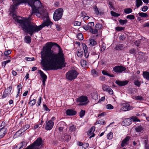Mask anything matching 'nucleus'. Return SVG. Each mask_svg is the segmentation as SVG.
Here are the masks:
<instances>
[{
  "instance_id": "1",
  "label": "nucleus",
  "mask_w": 149,
  "mask_h": 149,
  "mask_svg": "<svg viewBox=\"0 0 149 149\" xmlns=\"http://www.w3.org/2000/svg\"><path fill=\"white\" fill-rule=\"evenodd\" d=\"M41 64L43 70H56L65 67V58L63 51L57 44L52 42L47 43L40 52Z\"/></svg>"
},
{
  "instance_id": "2",
  "label": "nucleus",
  "mask_w": 149,
  "mask_h": 149,
  "mask_svg": "<svg viewBox=\"0 0 149 149\" xmlns=\"http://www.w3.org/2000/svg\"><path fill=\"white\" fill-rule=\"evenodd\" d=\"M40 4L37 6H33L32 8V12L31 15L33 13H36V15L38 17H41L42 19L46 18V21H44L41 25L37 26L35 24L31 23L29 19L27 18H24L22 19H19L17 17L16 15L13 14V18L16 22L19 23L22 28V29L25 32L29 33L30 36L33 35L34 33L37 32L40 30L43 27L45 26H48L52 24V22L48 19V14L45 12L43 9V8L40 1Z\"/></svg>"
},
{
  "instance_id": "3",
  "label": "nucleus",
  "mask_w": 149,
  "mask_h": 149,
  "mask_svg": "<svg viewBox=\"0 0 149 149\" xmlns=\"http://www.w3.org/2000/svg\"><path fill=\"white\" fill-rule=\"evenodd\" d=\"M13 3L17 4H20L22 3H27L32 8L33 6H37L40 4V0H12Z\"/></svg>"
},
{
  "instance_id": "4",
  "label": "nucleus",
  "mask_w": 149,
  "mask_h": 149,
  "mask_svg": "<svg viewBox=\"0 0 149 149\" xmlns=\"http://www.w3.org/2000/svg\"><path fill=\"white\" fill-rule=\"evenodd\" d=\"M78 72L75 70H71L67 72L66 74V78L70 81H72L77 77Z\"/></svg>"
},
{
  "instance_id": "5",
  "label": "nucleus",
  "mask_w": 149,
  "mask_h": 149,
  "mask_svg": "<svg viewBox=\"0 0 149 149\" xmlns=\"http://www.w3.org/2000/svg\"><path fill=\"white\" fill-rule=\"evenodd\" d=\"M63 10L62 8L56 9L53 15V19L54 21H58L61 19L63 14Z\"/></svg>"
},
{
  "instance_id": "6",
  "label": "nucleus",
  "mask_w": 149,
  "mask_h": 149,
  "mask_svg": "<svg viewBox=\"0 0 149 149\" xmlns=\"http://www.w3.org/2000/svg\"><path fill=\"white\" fill-rule=\"evenodd\" d=\"M76 101L78 103H80L79 104L80 105H86L89 102L88 97L84 96H81L77 98Z\"/></svg>"
},
{
  "instance_id": "7",
  "label": "nucleus",
  "mask_w": 149,
  "mask_h": 149,
  "mask_svg": "<svg viewBox=\"0 0 149 149\" xmlns=\"http://www.w3.org/2000/svg\"><path fill=\"white\" fill-rule=\"evenodd\" d=\"M57 127L60 132H65L66 131L68 128L67 125L63 121L59 122L57 125Z\"/></svg>"
},
{
  "instance_id": "8",
  "label": "nucleus",
  "mask_w": 149,
  "mask_h": 149,
  "mask_svg": "<svg viewBox=\"0 0 149 149\" xmlns=\"http://www.w3.org/2000/svg\"><path fill=\"white\" fill-rule=\"evenodd\" d=\"M126 68L122 65H118L113 68V71L116 73H120L126 70Z\"/></svg>"
},
{
  "instance_id": "9",
  "label": "nucleus",
  "mask_w": 149,
  "mask_h": 149,
  "mask_svg": "<svg viewBox=\"0 0 149 149\" xmlns=\"http://www.w3.org/2000/svg\"><path fill=\"white\" fill-rule=\"evenodd\" d=\"M122 106V107L120 108V110L124 111L132 110L133 108V107L130 106V104L128 103L123 104Z\"/></svg>"
},
{
  "instance_id": "10",
  "label": "nucleus",
  "mask_w": 149,
  "mask_h": 149,
  "mask_svg": "<svg viewBox=\"0 0 149 149\" xmlns=\"http://www.w3.org/2000/svg\"><path fill=\"white\" fill-rule=\"evenodd\" d=\"M54 125V122L52 120H49L46 123L45 129L47 130H50L53 127Z\"/></svg>"
},
{
  "instance_id": "11",
  "label": "nucleus",
  "mask_w": 149,
  "mask_h": 149,
  "mask_svg": "<svg viewBox=\"0 0 149 149\" xmlns=\"http://www.w3.org/2000/svg\"><path fill=\"white\" fill-rule=\"evenodd\" d=\"M102 88L104 91L108 92L110 94L112 95L113 94V91L111 88L105 84L103 85Z\"/></svg>"
},
{
  "instance_id": "12",
  "label": "nucleus",
  "mask_w": 149,
  "mask_h": 149,
  "mask_svg": "<svg viewBox=\"0 0 149 149\" xmlns=\"http://www.w3.org/2000/svg\"><path fill=\"white\" fill-rule=\"evenodd\" d=\"M7 130L6 128L3 127L0 128V138H2L6 133Z\"/></svg>"
},
{
  "instance_id": "13",
  "label": "nucleus",
  "mask_w": 149,
  "mask_h": 149,
  "mask_svg": "<svg viewBox=\"0 0 149 149\" xmlns=\"http://www.w3.org/2000/svg\"><path fill=\"white\" fill-rule=\"evenodd\" d=\"M95 127L94 126L92 127L90 130L88 132L87 134L89 136H90V138L94 137L95 136V134L93 133L95 131Z\"/></svg>"
},
{
  "instance_id": "14",
  "label": "nucleus",
  "mask_w": 149,
  "mask_h": 149,
  "mask_svg": "<svg viewBox=\"0 0 149 149\" xmlns=\"http://www.w3.org/2000/svg\"><path fill=\"white\" fill-rule=\"evenodd\" d=\"M76 112L72 109H68L66 111V113L69 116H73L75 115Z\"/></svg>"
},
{
  "instance_id": "15",
  "label": "nucleus",
  "mask_w": 149,
  "mask_h": 149,
  "mask_svg": "<svg viewBox=\"0 0 149 149\" xmlns=\"http://www.w3.org/2000/svg\"><path fill=\"white\" fill-rule=\"evenodd\" d=\"M70 138V136L67 134H63L61 136V139L63 140V141H64L65 142V141L68 142Z\"/></svg>"
},
{
  "instance_id": "16",
  "label": "nucleus",
  "mask_w": 149,
  "mask_h": 149,
  "mask_svg": "<svg viewBox=\"0 0 149 149\" xmlns=\"http://www.w3.org/2000/svg\"><path fill=\"white\" fill-rule=\"evenodd\" d=\"M128 82L127 81H120L116 80L115 83L120 86H124L127 84Z\"/></svg>"
},
{
  "instance_id": "17",
  "label": "nucleus",
  "mask_w": 149,
  "mask_h": 149,
  "mask_svg": "<svg viewBox=\"0 0 149 149\" xmlns=\"http://www.w3.org/2000/svg\"><path fill=\"white\" fill-rule=\"evenodd\" d=\"M38 71V73L40 74V76L42 79V81H46L47 78V75L41 70H39Z\"/></svg>"
},
{
  "instance_id": "18",
  "label": "nucleus",
  "mask_w": 149,
  "mask_h": 149,
  "mask_svg": "<svg viewBox=\"0 0 149 149\" xmlns=\"http://www.w3.org/2000/svg\"><path fill=\"white\" fill-rule=\"evenodd\" d=\"M130 139V137L129 136H127L122 141L121 144L122 147H123L125 145L127 144V143L129 141Z\"/></svg>"
},
{
  "instance_id": "19",
  "label": "nucleus",
  "mask_w": 149,
  "mask_h": 149,
  "mask_svg": "<svg viewBox=\"0 0 149 149\" xmlns=\"http://www.w3.org/2000/svg\"><path fill=\"white\" fill-rule=\"evenodd\" d=\"M24 41L26 43L30 44L31 42V38L29 36H26L25 37Z\"/></svg>"
},
{
  "instance_id": "20",
  "label": "nucleus",
  "mask_w": 149,
  "mask_h": 149,
  "mask_svg": "<svg viewBox=\"0 0 149 149\" xmlns=\"http://www.w3.org/2000/svg\"><path fill=\"white\" fill-rule=\"evenodd\" d=\"M14 5L11 6L10 9L11 10V12L13 13L15 12V9L17 8V6L19 4H17L15 3H13Z\"/></svg>"
},
{
  "instance_id": "21",
  "label": "nucleus",
  "mask_w": 149,
  "mask_h": 149,
  "mask_svg": "<svg viewBox=\"0 0 149 149\" xmlns=\"http://www.w3.org/2000/svg\"><path fill=\"white\" fill-rule=\"evenodd\" d=\"M143 75L144 78L148 80H149V72H143Z\"/></svg>"
},
{
  "instance_id": "22",
  "label": "nucleus",
  "mask_w": 149,
  "mask_h": 149,
  "mask_svg": "<svg viewBox=\"0 0 149 149\" xmlns=\"http://www.w3.org/2000/svg\"><path fill=\"white\" fill-rule=\"evenodd\" d=\"M132 120L129 118H127L124 121V122L125 123L126 126L129 125L131 123Z\"/></svg>"
},
{
  "instance_id": "23",
  "label": "nucleus",
  "mask_w": 149,
  "mask_h": 149,
  "mask_svg": "<svg viewBox=\"0 0 149 149\" xmlns=\"http://www.w3.org/2000/svg\"><path fill=\"white\" fill-rule=\"evenodd\" d=\"M12 87V85H11L10 86L8 87L4 91V93H6L10 95Z\"/></svg>"
},
{
  "instance_id": "24",
  "label": "nucleus",
  "mask_w": 149,
  "mask_h": 149,
  "mask_svg": "<svg viewBox=\"0 0 149 149\" xmlns=\"http://www.w3.org/2000/svg\"><path fill=\"white\" fill-rule=\"evenodd\" d=\"M101 44V45H100V47L101 48L100 51L101 52H103L104 51L106 48V44L103 42H102Z\"/></svg>"
},
{
  "instance_id": "25",
  "label": "nucleus",
  "mask_w": 149,
  "mask_h": 149,
  "mask_svg": "<svg viewBox=\"0 0 149 149\" xmlns=\"http://www.w3.org/2000/svg\"><path fill=\"white\" fill-rule=\"evenodd\" d=\"M135 129L136 132H140L143 131V128L141 125H139L136 127Z\"/></svg>"
},
{
  "instance_id": "26",
  "label": "nucleus",
  "mask_w": 149,
  "mask_h": 149,
  "mask_svg": "<svg viewBox=\"0 0 149 149\" xmlns=\"http://www.w3.org/2000/svg\"><path fill=\"white\" fill-rule=\"evenodd\" d=\"M26 145V143L25 141H22L18 145L19 149H21L24 147H25Z\"/></svg>"
},
{
  "instance_id": "27",
  "label": "nucleus",
  "mask_w": 149,
  "mask_h": 149,
  "mask_svg": "<svg viewBox=\"0 0 149 149\" xmlns=\"http://www.w3.org/2000/svg\"><path fill=\"white\" fill-rule=\"evenodd\" d=\"M136 5L137 8L139 7L140 6H142L143 2L141 0H136Z\"/></svg>"
},
{
  "instance_id": "28",
  "label": "nucleus",
  "mask_w": 149,
  "mask_h": 149,
  "mask_svg": "<svg viewBox=\"0 0 149 149\" xmlns=\"http://www.w3.org/2000/svg\"><path fill=\"white\" fill-rule=\"evenodd\" d=\"M83 54L82 50L78 49V52L77 54V56L79 57H81L83 56Z\"/></svg>"
},
{
  "instance_id": "29",
  "label": "nucleus",
  "mask_w": 149,
  "mask_h": 149,
  "mask_svg": "<svg viewBox=\"0 0 149 149\" xmlns=\"http://www.w3.org/2000/svg\"><path fill=\"white\" fill-rule=\"evenodd\" d=\"M89 31L91 33L94 34H96L97 33L98 30L96 29H90Z\"/></svg>"
},
{
  "instance_id": "30",
  "label": "nucleus",
  "mask_w": 149,
  "mask_h": 149,
  "mask_svg": "<svg viewBox=\"0 0 149 149\" xmlns=\"http://www.w3.org/2000/svg\"><path fill=\"white\" fill-rule=\"evenodd\" d=\"M124 13L126 14H129L132 12V9L130 8H127L124 9Z\"/></svg>"
},
{
  "instance_id": "31",
  "label": "nucleus",
  "mask_w": 149,
  "mask_h": 149,
  "mask_svg": "<svg viewBox=\"0 0 149 149\" xmlns=\"http://www.w3.org/2000/svg\"><path fill=\"white\" fill-rule=\"evenodd\" d=\"M119 22L121 25H123L126 24L127 22V19L122 20L120 19L119 20Z\"/></svg>"
},
{
  "instance_id": "32",
  "label": "nucleus",
  "mask_w": 149,
  "mask_h": 149,
  "mask_svg": "<svg viewBox=\"0 0 149 149\" xmlns=\"http://www.w3.org/2000/svg\"><path fill=\"white\" fill-rule=\"evenodd\" d=\"M22 87L21 83L17 86V88L18 89L17 93L18 94H19L20 92L22 91Z\"/></svg>"
},
{
  "instance_id": "33",
  "label": "nucleus",
  "mask_w": 149,
  "mask_h": 149,
  "mask_svg": "<svg viewBox=\"0 0 149 149\" xmlns=\"http://www.w3.org/2000/svg\"><path fill=\"white\" fill-rule=\"evenodd\" d=\"M139 15L143 17H145L148 16V15L146 13H144L143 12L139 13H138Z\"/></svg>"
},
{
  "instance_id": "34",
  "label": "nucleus",
  "mask_w": 149,
  "mask_h": 149,
  "mask_svg": "<svg viewBox=\"0 0 149 149\" xmlns=\"http://www.w3.org/2000/svg\"><path fill=\"white\" fill-rule=\"evenodd\" d=\"M91 72L94 77H96L98 76V73L95 70L93 69L91 70Z\"/></svg>"
},
{
  "instance_id": "35",
  "label": "nucleus",
  "mask_w": 149,
  "mask_h": 149,
  "mask_svg": "<svg viewBox=\"0 0 149 149\" xmlns=\"http://www.w3.org/2000/svg\"><path fill=\"white\" fill-rule=\"evenodd\" d=\"M22 132L20 131H18L16 132L14 135V137L15 138L17 137L18 136H19L20 135L22 134Z\"/></svg>"
},
{
  "instance_id": "36",
  "label": "nucleus",
  "mask_w": 149,
  "mask_h": 149,
  "mask_svg": "<svg viewBox=\"0 0 149 149\" xmlns=\"http://www.w3.org/2000/svg\"><path fill=\"white\" fill-rule=\"evenodd\" d=\"M111 13L112 16L114 17H118L120 15V14L117 13L113 11L111 12Z\"/></svg>"
},
{
  "instance_id": "37",
  "label": "nucleus",
  "mask_w": 149,
  "mask_h": 149,
  "mask_svg": "<svg viewBox=\"0 0 149 149\" xmlns=\"http://www.w3.org/2000/svg\"><path fill=\"white\" fill-rule=\"evenodd\" d=\"M94 23L93 22H89L88 24V26L89 28V30L91 29H92L94 26Z\"/></svg>"
},
{
  "instance_id": "38",
  "label": "nucleus",
  "mask_w": 149,
  "mask_h": 149,
  "mask_svg": "<svg viewBox=\"0 0 149 149\" xmlns=\"http://www.w3.org/2000/svg\"><path fill=\"white\" fill-rule=\"evenodd\" d=\"M105 121L103 120H99L96 122V124H99L100 125H102L104 124Z\"/></svg>"
},
{
  "instance_id": "39",
  "label": "nucleus",
  "mask_w": 149,
  "mask_h": 149,
  "mask_svg": "<svg viewBox=\"0 0 149 149\" xmlns=\"http://www.w3.org/2000/svg\"><path fill=\"white\" fill-rule=\"evenodd\" d=\"M90 43L92 46H95L97 44L96 42L93 39H91L90 40Z\"/></svg>"
},
{
  "instance_id": "40",
  "label": "nucleus",
  "mask_w": 149,
  "mask_h": 149,
  "mask_svg": "<svg viewBox=\"0 0 149 149\" xmlns=\"http://www.w3.org/2000/svg\"><path fill=\"white\" fill-rule=\"evenodd\" d=\"M93 9H94V11L96 14L97 15H98L99 14V13H100L99 11L98 10V8H97V7L96 6H94L93 8Z\"/></svg>"
},
{
  "instance_id": "41",
  "label": "nucleus",
  "mask_w": 149,
  "mask_h": 149,
  "mask_svg": "<svg viewBox=\"0 0 149 149\" xmlns=\"http://www.w3.org/2000/svg\"><path fill=\"white\" fill-rule=\"evenodd\" d=\"M95 27L97 28L98 30H99L102 29V25L101 24H96L95 26Z\"/></svg>"
},
{
  "instance_id": "42",
  "label": "nucleus",
  "mask_w": 149,
  "mask_h": 149,
  "mask_svg": "<svg viewBox=\"0 0 149 149\" xmlns=\"http://www.w3.org/2000/svg\"><path fill=\"white\" fill-rule=\"evenodd\" d=\"M123 47V46L122 44H119L118 45H117L116 46V47H115V49L117 50H121L122 49Z\"/></svg>"
},
{
  "instance_id": "43",
  "label": "nucleus",
  "mask_w": 149,
  "mask_h": 149,
  "mask_svg": "<svg viewBox=\"0 0 149 149\" xmlns=\"http://www.w3.org/2000/svg\"><path fill=\"white\" fill-rule=\"evenodd\" d=\"M69 130L71 132L75 131L76 130V127L74 125H72L70 126Z\"/></svg>"
},
{
  "instance_id": "44",
  "label": "nucleus",
  "mask_w": 149,
  "mask_h": 149,
  "mask_svg": "<svg viewBox=\"0 0 149 149\" xmlns=\"http://www.w3.org/2000/svg\"><path fill=\"white\" fill-rule=\"evenodd\" d=\"M134 83L135 85L136 86L138 87H139L141 84V81H139L138 80L135 81Z\"/></svg>"
},
{
  "instance_id": "45",
  "label": "nucleus",
  "mask_w": 149,
  "mask_h": 149,
  "mask_svg": "<svg viewBox=\"0 0 149 149\" xmlns=\"http://www.w3.org/2000/svg\"><path fill=\"white\" fill-rule=\"evenodd\" d=\"M85 111L82 109L81 110L80 112L79 113V116L81 118L83 117L85 115Z\"/></svg>"
},
{
  "instance_id": "46",
  "label": "nucleus",
  "mask_w": 149,
  "mask_h": 149,
  "mask_svg": "<svg viewBox=\"0 0 149 149\" xmlns=\"http://www.w3.org/2000/svg\"><path fill=\"white\" fill-rule=\"evenodd\" d=\"M113 133L111 132H110L107 135V138L109 140L111 139L113 137Z\"/></svg>"
},
{
  "instance_id": "47",
  "label": "nucleus",
  "mask_w": 149,
  "mask_h": 149,
  "mask_svg": "<svg viewBox=\"0 0 149 149\" xmlns=\"http://www.w3.org/2000/svg\"><path fill=\"white\" fill-rule=\"evenodd\" d=\"M78 39L80 40H82L83 39V35L81 33H79L77 35Z\"/></svg>"
},
{
  "instance_id": "48",
  "label": "nucleus",
  "mask_w": 149,
  "mask_h": 149,
  "mask_svg": "<svg viewBox=\"0 0 149 149\" xmlns=\"http://www.w3.org/2000/svg\"><path fill=\"white\" fill-rule=\"evenodd\" d=\"M125 28V27L118 26L116 27L115 28V29L117 31H120L122 30H124Z\"/></svg>"
},
{
  "instance_id": "49",
  "label": "nucleus",
  "mask_w": 149,
  "mask_h": 149,
  "mask_svg": "<svg viewBox=\"0 0 149 149\" xmlns=\"http://www.w3.org/2000/svg\"><path fill=\"white\" fill-rule=\"evenodd\" d=\"M127 19H134L135 18L134 16L133 15H128L126 17Z\"/></svg>"
},
{
  "instance_id": "50",
  "label": "nucleus",
  "mask_w": 149,
  "mask_h": 149,
  "mask_svg": "<svg viewBox=\"0 0 149 149\" xmlns=\"http://www.w3.org/2000/svg\"><path fill=\"white\" fill-rule=\"evenodd\" d=\"M131 119L132 120L133 122L140 121L139 119L136 117H133L131 118Z\"/></svg>"
},
{
  "instance_id": "51",
  "label": "nucleus",
  "mask_w": 149,
  "mask_h": 149,
  "mask_svg": "<svg viewBox=\"0 0 149 149\" xmlns=\"http://www.w3.org/2000/svg\"><path fill=\"white\" fill-rule=\"evenodd\" d=\"M42 97H40L39 98L37 102V104H36L37 107L39 106L41 102Z\"/></svg>"
},
{
  "instance_id": "52",
  "label": "nucleus",
  "mask_w": 149,
  "mask_h": 149,
  "mask_svg": "<svg viewBox=\"0 0 149 149\" xmlns=\"http://www.w3.org/2000/svg\"><path fill=\"white\" fill-rule=\"evenodd\" d=\"M106 108L109 109H112L113 108V107L111 104H108L106 106Z\"/></svg>"
},
{
  "instance_id": "53",
  "label": "nucleus",
  "mask_w": 149,
  "mask_h": 149,
  "mask_svg": "<svg viewBox=\"0 0 149 149\" xmlns=\"http://www.w3.org/2000/svg\"><path fill=\"white\" fill-rule=\"evenodd\" d=\"M36 100L35 99L31 100L29 102L30 104H31V106L34 105L36 103Z\"/></svg>"
},
{
  "instance_id": "54",
  "label": "nucleus",
  "mask_w": 149,
  "mask_h": 149,
  "mask_svg": "<svg viewBox=\"0 0 149 149\" xmlns=\"http://www.w3.org/2000/svg\"><path fill=\"white\" fill-rule=\"evenodd\" d=\"M82 45L83 49V50H84V52L87 51L88 47L86 45H85V44L84 43H83L82 44Z\"/></svg>"
},
{
  "instance_id": "55",
  "label": "nucleus",
  "mask_w": 149,
  "mask_h": 149,
  "mask_svg": "<svg viewBox=\"0 0 149 149\" xmlns=\"http://www.w3.org/2000/svg\"><path fill=\"white\" fill-rule=\"evenodd\" d=\"M129 52L131 54H135L136 53V51L134 48H132L130 50Z\"/></svg>"
},
{
  "instance_id": "56",
  "label": "nucleus",
  "mask_w": 149,
  "mask_h": 149,
  "mask_svg": "<svg viewBox=\"0 0 149 149\" xmlns=\"http://www.w3.org/2000/svg\"><path fill=\"white\" fill-rule=\"evenodd\" d=\"M11 53V51L10 50H8L4 52V55L6 56H7L8 55L10 54Z\"/></svg>"
},
{
  "instance_id": "57",
  "label": "nucleus",
  "mask_w": 149,
  "mask_h": 149,
  "mask_svg": "<svg viewBox=\"0 0 149 149\" xmlns=\"http://www.w3.org/2000/svg\"><path fill=\"white\" fill-rule=\"evenodd\" d=\"M135 98L137 100H143V97L142 96H140L135 97Z\"/></svg>"
},
{
  "instance_id": "58",
  "label": "nucleus",
  "mask_w": 149,
  "mask_h": 149,
  "mask_svg": "<svg viewBox=\"0 0 149 149\" xmlns=\"http://www.w3.org/2000/svg\"><path fill=\"white\" fill-rule=\"evenodd\" d=\"M81 65L83 67H84L86 66V61L83 60L81 62Z\"/></svg>"
},
{
  "instance_id": "59",
  "label": "nucleus",
  "mask_w": 149,
  "mask_h": 149,
  "mask_svg": "<svg viewBox=\"0 0 149 149\" xmlns=\"http://www.w3.org/2000/svg\"><path fill=\"white\" fill-rule=\"evenodd\" d=\"M74 26H80L81 24V22H79L75 21L74 22Z\"/></svg>"
},
{
  "instance_id": "60",
  "label": "nucleus",
  "mask_w": 149,
  "mask_h": 149,
  "mask_svg": "<svg viewBox=\"0 0 149 149\" xmlns=\"http://www.w3.org/2000/svg\"><path fill=\"white\" fill-rule=\"evenodd\" d=\"M148 9V7L147 6H144L142 8V11L143 12L146 11Z\"/></svg>"
},
{
  "instance_id": "61",
  "label": "nucleus",
  "mask_w": 149,
  "mask_h": 149,
  "mask_svg": "<svg viewBox=\"0 0 149 149\" xmlns=\"http://www.w3.org/2000/svg\"><path fill=\"white\" fill-rule=\"evenodd\" d=\"M56 29L58 31H60L61 30V28L60 25L58 24H56Z\"/></svg>"
},
{
  "instance_id": "62",
  "label": "nucleus",
  "mask_w": 149,
  "mask_h": 149,
  "mask_svg": "<svg viewBox=\"0 0 149 149\" xmlns=\"http://www.w3.org/2000/svg\"><path fill=\"white\" fill-rule=\"evenodd\" d=\"M43 107L45 110L46 111H50V110L47 107L46 104H44L43 105Z\"/></svg>"
},
{
  "instance_id": "63",
  "label": "nucleus",
  "mask_w": 149,
  "mask_h": 149,
  "mask_svg": "<svg viewBox=\"0 0 149 149\" xmlns=\"http://www.w3.org/2000/svg\"><path fill=\"white\" fill-rule=\"evenodd\" d=\"M9 95H10L9 94H8L6 93H4V92L3 93L2 98H4L8 96Z\"/></svg>"
},
{
  "instance_id": "64",
  "label": "nucleus",
  "mask_w": 149,
  "mask_h": 149,
  "mask_svg": "<svg viewBox=\"0 0 149 149\" xmlns=\"http://www.w3.org/2000/svg\"><path fill=\"white\" fill-rule=\"evenodd\" d=\"M26 60L27 61H33L35 59L34 58H29V57H27L26 58Z\"/></svg>"
}]
</instances>
